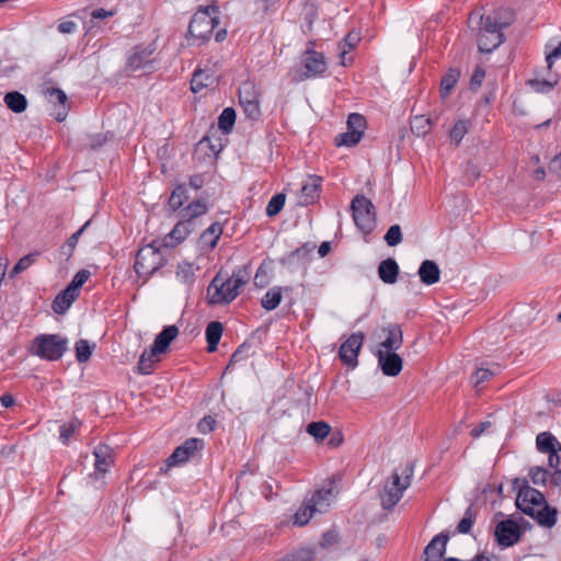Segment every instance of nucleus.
I'll use <instances>...</instances> for the list:
<instances>
[{
    "mask_svg": "<svg viewBox=\"0 0 561 561\" xmlns=\"http://www.w3.org/2000/svg\"><path fill=\"white\" fill-rule=\"evenodd\" d=\"M513 486L518 488L516 506L524 514L533 517L540 526L551 528L557 523V510L551 507L545 495L537 489L529 486L528 481L515 478Z\"/></svg>",
    "mask_w": 561,
    "mask_h": 561,
    "instance_id": "1",
    "label": "nucleus"
},
{
    "mask_svg": "<svg viewBox=\"0 0 561 561\" xmlns=\"http://www.w3.org/2000/svg\"><path fill=\"white\" fill-rule=\"evenodd\" d=\"M248 282V274L242 270H234L231 275L219 271L207 287V304L228 305L234 300L239 290Z\"/></svg>",
    "mask_w": 561,
    "mask_h": 561,
    "instance_id": "2",
    "label": "nucleus"
},
{
    "mask_svg": "<svg viewBox=\"0 0 561 561\" xmlns=\"http://www.w3.org/2000/svg\"><path fill=\"white\" fill-rule=\"evenodd\" d=\"M208 206L203 201H194L179 211L180 220L164 237L163 245L174 248L183 242L197 227L196 220L205 215Z\"/></svg>",
    "mask_w": 561,
    "mask_h": 561,
    "instance_id": "3",
    "label": "nucleus"
},
{
    "mask_svg": "<svg viewBox=\"0 0 561 561\" xmlns=\"http://www.w3.org/2000/svg\"><path fill=\"white\" fill-rule=\"evenodd\" d=\"M179 335V328L174 324L164 327L156 336L150 351H145L138 360V371L149 375L153 371L154 364L160 360L159 355L168 352L171 342Z\"/></svg>",
    "mask_w": 561,
    "mask_h": 561,
    "instance_id": "4",
    "label": "nucleus"
},
{
    "mask_svg": "<svg viewBox=\"0 0 561 561\" xmlns=\"http://www.w3.org/2000/svg\"><path fill=\"white\" fill-rule=\"evenodd\" d=\"M413 471V465L408 463L401 473L392 472L380 494L381 507L385 511H391L402 499L404 491L411 485Z\"/></svg>",
    "mask_w": 561,
    "mask_h": 561,
    "instance_id": "5",
    "label": "nucleus"
},
{
    "mask_svg": "<svg viewBox=\"0 0 561 561\" xmlns=\"http://www.w3.org/2000/svg\"><path fill=\"white\" fill-rule=\"evenodd\" d=\"M219 9L217 5L211 4L198 10L195 13L188 25V34L202 43L209 41L216 25L218 24Z\"/></svg>",
    "mask_w": 561,
    "mask_h": 561,
    "instance_id": "6",
    "label": "nucleus"
},
{
    "mask_svg": "<svg viewBox=\"0 0 561 561\" xmlns=\"http://www.w3.org/2000/svg\"><path fill=\"white\" fill-rule=\"evenodd\" d=\"M68 340L59 334H39L32 342L31 352L46 360H58L67 351Z\"/></svg>",
    "mask_w": 561,
    "mask_h": 561,
    "instance_id": "7",
    "label": "nucleus"
},
{
    "mask_svg": "<svg viewBox=\"0 0 561 561\" xmlns=\"http://www.w3.org/2000/svg\"><path fill=\"white\" fill-rule=\"evenodd\" d=\"M353 220L365 236L373 232L376 227V210L369 198L356 195L351 203Z\"/></svg>",
    "mask_w": 561,
    "mask_h": 561,
    "instance_id": "8",
    "label": "nucleus"
},
{
    "mask_svg": "<svg viewBox=\"0 0 561 561\" xmlns=\"http://www.w3.org/2000/svg\"><path fill=\"white\" fill-rule=\"evenodd\" d=\"M165 263L162 252L153 244L142 247L135 262V271L139 276L149 277L160 270Z\"/></svg>",
    "mask_w": 561,
    "mask_h": 561,
    "instance_id": "9",
    "label": "nucleus"
},
{
    "mask_svg": "<svg viewBox=\"0 0 561 561\" xmlns=\"http://www.w3.org/2000/svg\"><path fill=\"white\" fill-rule=\"evenodd\" d=\"M301 62L302 71L297 72L294 77V79L298 81L320 77L328 69L324 55L313 49H306L304 51Z\"/></svg>",
    "mask_w": 561,
    "mask_h": 561,
    "instance_id": "10",
    "label": "nucleus"
},
{
    "mask_svg": "<svg viewBox=\"0 0 561 561\" xmlns=\"http://www.w3.org/2000/svg\"><path fill=\"white\" fill-rule=\"evenodd\" d=\"M239 104L248 118L256 121L261 116L259 94L253 84L245 82L239 88Z\"/></svg>",
    "mask_w": 561,
    "mask_h": 561,
    "instance_id": "11",
    "label": "nucleus"
},
{
    "mask_svg": "<svg viewBox=\"0 0 561 561\" xmlns=\"http://www.w3.org/2000/svg\"><path fill=\"white\" fill-rule=\"evenodd\" d=\"M204 448V440L201 438H188L176 447L167 459L169 467L185 463L196 456Z\"/></svg>",
    "mask_w": 561,
    "mask_h": 561,
    "instance_id": "12",
    "label": "nucleus"
},
{
    "mask_svg": "<svg viewBox=\"0 0 561 561\" xmlns=\"http://www.w3.org/2000/svg\"><path fill=\"white\" fill-rule=\"evenodd\" d=\"M365 340V334L363 332H355L351 334L345 342H343L340 346L339 355L341 360L352 367L355 368L358 365L357 356L362 348V345Z\"/></svg>",
    "mask_w": 561,
    "mask_h": 561,
    "instance_id": "13",
    "label": "nucleus"
},
{
    "mask_svg": "<svg viewBox=\"0 0 561 561\" xmlns=\"http://www.w3.org/2000/svg\"><path fill=\"white\" fill-rule=\"evenodd\" d=\"M496 541L502 547H512L520 539V529L513 519H505L496 525L494 531Z\"/></svg>",
    "mask_w": 561,
    "mask_h": 561,
    "instance_id": "14",
    "label": "nucleus"
},
{
    "mask_svg": "<svg viewBox=\"0 0 561 561\" xmlns=\"http://www.w3.org/2000/svg\"><path fill=\"white\" fill-rule=\"evenodd\" d=\"M378 366L383 375L389 377L398 376L403 367V360L396 351H386L378 348L377 351Z\"/></svg>",
    "mask_w": 561,
    "mask_h": 561,
    "instance_id": "15",
    "label": "nucleus"
},
{
    "mask_svg": "<svg viewBox=\"0 0 561 561\" xmlns=\"http://www.w3.org/2000/svg\"><path fill=\"white\" fill-rule=\"evenodd\" d=\"M154 48L136 46L133 53L129 55L127 60V69L130 71L137 70H146L150 71L152 69V54Z\"/></svg>",
    "mask_w": 561,
    "mask_h": 561,
    "instance_id": "16",
    "label": "nucleus"
},
{
    "mask_svg": "<svg viewBox=\"0 0 561 561\" xmlns=\"http://www.w3.org/2000/svg\"><path fill=\"white\" fill-rule=\"evenodd\" d=\"M477 21L480 26L479 34H488V33H503L502 31L510 25L508 21H501L497 14L493 15H482L479 12H471L469 15V23Z\"/></svg>",
    "mask_w": 561,
    "mask_h": 561,
    "instance_id": "17",
    "label": "nucleus"
},
{
    "mask_svg": "<svg viewBox=\"0 0 561 561\" xmlns=\"http://www.w3.org/2000/svg\"><path fill=\"white\" fill-rule=\"evenodd\" d=\"M448 534L436 535L424 549L425 561H442L446 553Z\"/></svg>",
    "mask_w": 561,
    "mask_h": 561,
    "instance_id": "18",
    "label": "nucleus"
},
{
    "mask_svg": "<svg viewBox=\"0 0 561 561\" xmlns=\"http://www.w3.org/2000/svg\"><path fill=\"white\" fill-rule=\"evenodd\" d=\"M218 76L208 69H196L191 80V89L194 93L202 91L204 88H210L218 84Z\"/></svg>",
    "mask_w": 561,
    "mask_h": 561,
    "instance_id": "19",
    "label": "nucleus"
},
{
    "mask_svg": "<svg viewBox=\"0 0 561 561\" xmlns=\"http://www.w3.org/2000/svg\"><path fill=\"white\" fill-rule=\"evenodd\" d=\"M321 178L317 175L309 176L308 181L301 186L299 204L304 206L316 203L320 197Z\"/></svg>",
    "mask_w": 561,
    "mask_h": 561,
    "instance_id": "20",
    "label": "nucleus"
},
{
    "mask_svg": "<svg viewBox=\"0 0 561 561\" xmlns=\"http://www.w3.org/2000/svg\"><path fill=\"white\" fill-rule=\"evenodd\" d=\"M387 337L379 344V348L386 351H397L403 344V333L399 324H390L382 329Z\"/></svg>",
    "mask_w": 561,
    "mask_h": 561,
    "instance_id": "21",
    "label": "nucleus"
},
{
    "mask_svg": "<svg viewBox=\"0 0 561 561\" xmlns=\"http://www.w3.org/2000/svg\"><path fill=\"white\" fill-rule=\"evenodd\" d=\"M291 290L293 289L289 286H287V287L274 286V287L270 288L261 299L262 308L267 311L275 310L279 306V304L283 299L284 293L288 294V293H291Z\"/></svg>",
    "mask_w": 561,
    "mask_h": 561,
    "instance_id": "22",
    "label": "nucleus"
},
{
    "mask_svg": "<svg viewBox=\"0 0 561 561\" xmlns=\"http://www.w3.org/2000/svg\"><path fill=\"white\" fill-rule=\"evenodd\" d=\"M420 279L425 285H434L439 282L440 270L436 262L425 260L421 263L419 272Z\"/></svg>",
    "mask_w": 561,
    "mask_h": 561,
    "instance_id": "23",
    "label": "nucleus"
},
{
    "mask_svg": "<svg viewBox=\"0 0 561 561\" xmlns=\"http://www.w3.org/2000/svg\"><path fill=\"white\" fill-rule=\"evenodd\" d=\"M222 233V227L219 222L211 224L199 238V245L203 250L211 251L218 243Z\"/></svg>",
    "mask_w": 561,
    "mask_h": 561,
    "instance_id": "24",
    "label": "nucleus"
},
{
    "mask_svg": "<svg viewBox=\"0 0 561 561\" xmlns=\"http://www.w3.org/2000/svg\"><path fill=\"white\" fill-rule=\"evenodd\" d=\"M93 455L95 457V470L102 473L107 472L110 466L113 463L112 449L107 445L99 444L94 448Z\"/></svg>",
    "mask_w": 561,
    "mask_h": 561,
    "instance_id": "25",
    "label": "nucleus"
},
{
    "mask_svg": "<svg viewBox=\"0 0 561 561\" xmlns=\"http://www.w3.org/2000/svg\"><path fill=\"white\" fill-rule=\"evenodd\" d=\"M399 275V265L396 260L389 257L380 262L378 276L385 284H394Z\"/></svg>",
    "mask_w": 561,
    "mask_h": 561,
    "instance_id": "26",
    "label": "nucleus"
},
{
    "mask_svg": "<svg viewBox=\"0 0 561 561\" xmlns=\"http://www.w3.org/2000/svg\"><path fill=\"white\" fill-rule=\"evenodd\" d=\"M78 295V293L72 291L69 287H66L55 297L51 304L54 312L58 314L65 313L77 299Z\"/></svg>",
    "mask_w": 561,
    "mask_h": 561,
    "instance_id": "27",
    "label": "nucleus"
},
{
    "mask_svg": "<svg viewBox=\"0 0 561 561\" xmlns=\"http://www.w3.org/2000/svg\"><path fill=\"white\" fill-rule=\"evenodd\" d=\"M504 42V34L493 32L478 35V47L481 53H491Z\"/></svg>",
    "mask_w": 561,
    "mask_h": 561,
    "instance_id": "28",
    "label": "nucleus"
},
{
    "mask_svg": "<svg viewBox=\"0 0 561 561\" xmlns=\"http://www.w3.org/2000/svg\"><path fill=\"white\" fill-rule=\"evenodd\" d=\"M3 101L7 107L16 114L23 113L27 107V100L25 95L19 91L8 92L4 95Z\"/></svg>",
    "mask_w": 561,
    "mask_h": 561,
    "instance_id": "29",
    "label": "nucleus"
},
{
    "mask_svg": "<svg viewBox=\"0 0 561 561\" xmlns=\"http://www.w3.org/2000/svg\"><path fill=\"white\" fill-rule=\"evenodd\" d=\"M332 494L331 489L328 490H318L313 493L308 502L316 511V513H325L330 507V496Z\"/></svg>",
    "mask_w": 561,
    "mask_h": 561,
    "instance_id": "30",
    "label": "nucleus"
},
{
    "mask_svg": "<svg viewBox=\"0 0 561 561\" xmlns=\"http://www.w3.org/2000/svg\"><path fill=\"white\" fill-rule=\"evenodd\" d=\"M460 78L458 68H450L440 80L439 92L443 99H446L456 87Z\"/></svg>",
    "mask_w": 561,
    "mask_h": 561,
    "instance_id": "31",
    "label": "nucleus"
},
{
    "mask_svg": "<svg viewBox=\"0 0 561 561\" xmlns=\"http://www.w3.org/2000/svg\"><path fill=\"white\" fill-rule=\"evenodd\" d=\"M222 324L218 321H213L208 323L206 328V341H207V351L213 353L217 350V345L222 335Z\"/></svg>",
    "mask_w": 561,
    "mask_h": 561,
    "instance_id": "32",
    "label": "nucleus"
},
{
    "mask_svg": "<svg viewBox=\"0 0 561 561\" xmlns=\"http://www.w3.org/2000/svg\"><path fill=\"white\" fill-rule=\"evenodd\" d=\"M187 198L188 195L185 184H179L172 191L168 205L172 211L181 210L180 208L183 206Z\"/></svg>",
    "mask_w": 561,
    "mask_h": 561,
    "instance_id": "33",
    "label": "nucleus"
},
{
    "mask_svg": "<svg viewBox=\"0 0 561 561\" xmlns=\"http://www.w3.org/2000/svg\"><path fill=\"white\" fill-rule=\"evenodd\" d=\"M432 119L424 115L414 116L411 121V130L419 137L426 136L432 130Z\"/></svg>",
    "mask_w": 561,
    "mask_h": 561,
    "instance_id": "34",
    "label": "nucleus"
},
{
    "mask_svg": "<svg viewBox=\"0 0 561 561\" xmlns=\"http://www.w3.org/2000/svg\"><path fill=\"white\" fill-rule=\"evenodd\" d=\"M236 123V111L232 107H226L222 110L218 117V128L224 134H229Z\"/></svg>",
    "mask_w": 561,
    "mask_h": 561,
    "instance_id": "35",
    "label": "nucleus"
},
{
    "mask_svg": "<svg viewBox=\"0 0 561 561\" xmlns=\"http://www.w3.org/2000/svg\"><path fill=\"white\" fill-rule=\"evenodd\" d=\"M557 438L549 432H542L537 435L536 445L540 453H549L556 448Z\"/></svg>",
    "mask_w": 561,
    "mask_h": 561,
    "instance_id": "36",
    "label": "nucleus"
},
{
    "mask_svg": "<svg viewBox=\"0 0 561 561\" xmlns=\"http://www.w3.org/2000/svg\"><path fill=\"white\" fill-rule=\"evenodd\" d=\"M316 556L312 549L299 548L287 553L277 561H314Z\"/></svg>",
    "mask_w": 561,
    "mask_h": 561,
    "instance_id": "37",
    "label": "nucleus"
},
{
    "mask_svg": "<svg viewBox=\"0 0 561 561\" xmlns=\"http://www.w3.org/2000/svg\"><path fill=\"white\" fill-rule=\"evenodd\" d=\"M331 427L325 422H311L307 426V433L314 437L316 440H323L330 434Z\"/></svg>",
    "mask_w": 561,
    "mask_h": 561,
    "instance_id": "38",
    "label": "nucleus"
},
{
    "mask_svg": "<svg viewBox=\"0 0 561 561\" xmlns=\"http://www.w3.org/2000/svg\"><path fill=\"white\" fill-rule=\"evenodd\" d=\"M363 135L364 134L358 133V131L354 133L352 130L351 131L347 130L345 133L337 135L335 137L334 142L337 147H341V146L353 147L360 141Z\"/></svg>",
    "mask_w": 561,
    "mask_h": 561,
    "instance_id": "39",
    "label": "nucleus"
},
{
    "mask_svg": "<svg viewBox=\"0 0 561 561\" xmlns=\"http://www.w3.org/2000/svg\"><path fill=\"white\" fill-rule=\"evenodd\" d=\"M316 511L312 508L310 503L307 501L304 503L294 516V524L297 526H305L310 518L313 516Z\"/></svg>",
    "mask_w": 561,
    "mask_h": 561,
    "instance_id": "40",
    "label": "nucleus"
},
{
    "mask_svg": "<svg viewBox=\"0 0 561 561\" xmlns=\"http://www.w3.org/2000/svg\"><path fill=\"white\" fill-rule=\"evenodd\" d=\"M280 0H255L256 12L262 15H273L280 8Z\"/></svg>",
    "mask_w": 561,
    "mask_h": 561,
    "instance_id": "41",
    "label": "nucleus"
},
{
    "mask_svg": "<svg viewBox=\"0 0 561 561\" xmlns=\"http://www.w3.org/2000/svg\"><path fill=\"white\" fill-rule=\"evenodd\" d=\"M81 422L78 419L71 420L69 423L62 424L59 427V439L62 444H68L71 436L80 427Z\"/></svg>",
    "mask_w": 561,
    "mask_h": 561,
    "instance_id": "42",
    "label": "nucleus"
},
{
    "mask_svg": "<svg viewBox=\"0 0 561 561\" xmlns=\"http://www.w3.org/2000/svg\"><path fill=\"white\" fill-rule=\"evenodd\" d=\"M285 194L283 193H278V194H275L268 202L267 206H266V215L268 217H274L276 216L284 207L285 205Z\"/></svg>",
    "mask_w": 561,
    "mask_h": 561,
    "instance_id": "43",
    "label": "nucleus"
},
{
    "mask_svg": "<svg viewBox=\"0 0 561 561\" xmlns=\"http://www.w3.org/2000/svg\"><path fill=\"white\" fill-rule=\"evenodd\" d=\"M38 252H33L22 256L11 271V276L18 275L26 271L32 264L35 263Z\"/></svg>",
    "mask_w": 561,
    "mask_h": 561,
    "instance_id": "44",
    "label": "nucleus"
},
{
    "mask_svg": "<svg viewBox=\"0 0 561 561\" xmlns=\"http://www.w3.org/2000/svg\"><path fill=\"white\" fill-rule=\"evenodd\" d=\"M347 130L352 131H358L364 134L366 129V119L362 114L358 113H352L348 115L347 122Z\"/></svg>",
    "mask_w": 561,
    "mask_h": 561,
    "instance_id": "45",
    "label": "nucleus"
},
{
    "mask_svg": "<svg viewBox=\"0 0 561 561\" xmlns=\"http://www.w3.org/2000/svg\"><path fill=\"white\" fill-rule=\"evenodd\" d=\"M92 355V346L87 340H79L76 343V358L79 363H85Z\"/></svg>",
    "mask_w": 561,
    "mask_h": 561,
    "instance_id": "46",
    "label": "nucleus"
},
{
    "mask_svg": "<svg viewBox=\"0 0 561 561\" xmlns=\"http://www.w3.org/2000/svg\"><path fill=\"white\" fill-rule=\"evenodd\" d=\"M557 82V80L531 79L528 84L537 93H548L553 90Z\"/></svg>",
    "mask_w": 561,
    "mask_h": 561,
    "instance_id": "47",
    "label": "nucleus"
},
{
    "mask_svg": "<svg viewBox=\"0 0 561 561\" xmlns=\"http://www.w3.org/2000/svg\"><path fill=\"white\" fill-rule=\"evenodd\" d=\"M474 520H476V513L473 512L472 507L469 506L466 510L463 517L460 519V522L457 526L458 533L468 534L471 530V527H472Z\"/></svg>",
    "mask_w": 561,
    "mask_h": 561,
    "instance_id": "48",
    "label": "nucleus"
},
{
    "mask_svg": "<svg viewBox=\"0 0 561 561\" xmlns=\"http://www.w3.org/2000/svg\"><path fill=\"white\" fill-rule=\"evenodd\" d=\"M250 350H251L250 343L244 342L241 345H239L238 348L231 355L230 362L226 369H229L232 365L247 359L250 356V354H249Z\"/></svg>",
    "mask_w": 561,
    "mask_h": 561,
    "instance_id": "49",
    "label": "nucleus"
},
{
    "mask_svg": "<svg viewBox=\"0 0 561 561\" xmlns=\"http://www.w3.org/2000/svg\"><path fill=\"white\" fill-rule=\"evenodd\" d=\"M468 133V122L458 121L449 131L450 139L455 141L456 146L460 144L465 135Z\"/></svg>",
    "mask_w": 561,
    "mask_h": 561,
    "instance_id": "50",
    "label": "nucleus"
},
{
    "mask_svg": "<svg viewBox=\"0 0 561 561\" xmlns=\"http://www.w3.org/2000/svg\"><path fill=\"white\" fill-rule=\"evenodd\" d=\"M549 472L547 469L535 466L529 469V477L534 484L545 486L547 484Z\"/></svg>",
    "mask_w": 561,
    "mask_h": 561,
    "instance_id": "51",
    "label": "nucleus"
},
{
    "mask_svg": "<svg viewBox=\"0 0 561 561\" xmlns=\"http://www.w3.org/2000/svg\"><path fill=\"white\" fill-rule=\"evenodd\" d=\"M385 241L389 247H396L402 241V232L399 225H392L385 234Z\"/></svg>",
    "mask_w": 561,
    "mask_h": 561,
    "instance_id": "52",
    "label": "nucleus"
},
{
    "mask_svg": "<svg viewBox=\"0 0 561 561\" xmlns=\"http://www.w3.org/2000/svg\"><path fill=\"white\" fill-rule=\"evenodd\" d=\"M90 272L88 270H80L72 278L71 283L67 286L72 291L79 294V289L83 286V284L89 279Z\"/></svg>",
    "mask_w": 561,
    "mask_h": 561,
    "instance_id": "53",
    "label": "nucleus"
},
{
    "mask_svg": "<svg viewBox=\"0 0 561 561\" xmlns=\"http://www.w3.org/2000/svg\"><path fill=\"white\" fill-rule=\"evenodd\" d=\"M90 225V220H88L79 230H77L75 233H72L67 242H66V247L68 248L69 250V255L72 254L73 250L76 249L77 247V243H78V240L80 238V236L83 233V231L85 230V228Z\"/></svg>",
    "mask_w": 561,
    "mask_h": 561,
    "instance_id": "54",
    "label": "nucleus"
},
{
    "mask_svg": "<svg viewBox=\"0 0 561 561\" xmlns=\"http://www.w3.org/2000/svg\"><path fill=\"white\" fill-rule=\"evenodd\" d=\"M360 41V36L358 32L351 31L343 39V48L348 47L350 49L356 47L358 42ZM346 50L343 49L342 57L344 58Z\"/></svg>",
    "mask_w": 561,
    "mask_h": 561,
    "instance_id": "55",
    "label": "nucleus"
},
{
    "mask_svg": "<svg viewBox=\"0 0 561 561\" xmlns=\"http://www.w3.org/2000/svg\"><path fill=\"white\" fill-rule=\"evenodd\" d=\"M216 421L210 415L204 416L198 423V431L203 434L211 433L215 430Z\"/></svg>",
    "mask_w": 561,
    "mask_h": 561,
    "instance_id": "56",
    "label": "nucleus"
},
{
    "mask_svg": "<svg viewBox=\"0 0 561 561\" xmlns=\"http://www.w3.org/2000/svg\"><path fill=\"white\" fill-rule=\"evenodd\" d=\"M493 371L489 368H478L474 373V386L478 387L480 383L489 380L493 376Z\"/></svg>",
    "mask_w": 561,
    "mask_h": 561,
    "instance_id": "57",
    "label": "nucleus"
},
{
    "mask_svg": "<svg viewBox=\"0 0 561 561\" xmlns=\"http://www.w3.org/2000/svg\"><path fill=\"white\" fill-rule=\"evenodd\" d=\"M484 77H485V71L481 67H477L470 78V88L471 89L480 88Z\"/></svg>",
    "mask_w": 561,
    "mask_h": 561,
    "instance_id": "58",
    "label": "nucleus"
},
{
    "mask_svg": "<svg viewBox=\"0 0 561 561\" xmlns=\"http://www.w3.org/2000/svg\"><path fill=\"white\" fill-rule=\"evenodd\" d=\"M47 93L49 94L50 102H58L62 105L67 102L66 93L59 88L48 89Z\"/></svg>",
    "mask_w": 561,
    "mask_h": 561,
    "instance_id": "59",
    "label": "nucleus"
},
{
    "mask_svg": "<svg viewBox=\"0 0 561 561\" xmlns=\"http://www.w3.org/2000/svg\"><path fill=\"white\" fill-rule=\"evenodd\" d=\"M57 30L61 34H72L77 31V23L70 20H65L58 23Z\"/></svg>",
    "mask_w": 561,
    "mask_h": 561,
    "instance_id": "60",
    "label": "nucleus"
},
{
    "mask_svg": "<svg viewBox=\"0 0 561 561\" xmlns=\"http://www.w3.org/2000/svg\"><path fill=\"white\" fill-rule=\"evenodd\" d=\"M561 58V42L558 44L556 48H553L551 51H548L546 55V61L548 65V68L551 69L553 62L556 59Z\"/></svg>",
    "mask_w": 561,
    "mask_h": 561,
    "instance_id": "61",
    "label": "nucleus"
},
{
    "mask_svg": "<svg viewBox=\"0 0 561 561\" xmlns=\"http://www.w3.org/2000/svg\"><path fill=\"white\" fill-rule=\"evenodd\" d=\"M311 252V249H309L307 245H302L300 248H297L295 251H293L289 255H288V259L289 260H295V259H307L308 255L310 254Z\"/></svg>",
    "mask_w": 561,
    "mask_h": 561,
    "instance_id": "62",
    "label": "nucleus"
},
{
    "mask_svg": "<svg viewBox=\"0 0 561 561\" xmlns=\"http://www.w3.org/2000/svg\"><path fill=\"white\" fill-rule=\"evenodd\" d=\"M491 426V422L485 421L481 422L478 426L473 427L470 432V435L474 438L480 437L489 427Z\"/></svg>",
    "mask_w": 561,
    "mask_h": 561,
    "instance_id": "63",
    "label": "nucleus"
},
{
    "mask_svg": "<svg viewBox=\"0 0 561 561\" xmlns=\"http://www.w3.org/2000/svg\"><path fill=\"white\" fill-rule=\"evenodd\" d=\"M549 169L561 175V153L551 160Z\"/></svg>",
    "mask_w": 561,
    "mask_h": 561,
    "instance_id": "64",
    "label": "nucleus"
}]
</instances>
